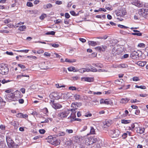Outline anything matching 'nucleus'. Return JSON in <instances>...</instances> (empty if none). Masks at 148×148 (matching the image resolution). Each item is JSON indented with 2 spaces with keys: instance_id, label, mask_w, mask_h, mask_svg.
Segmentation results:
<instances>
[{
  "instance_id": "nucleus-11",
  "label": "nucleus",
  "mask_w": 148,
  "mask_h": 148,
  "mask_svg": "<svg viewBox=\"0 0 148 148\" xmlns=\"http://www.w3.org/2000/svg\"><path fill=\"white\" fill-rule=\"evenodd\" d=\"M130 57L133 59L137 60L138 59L139 55L138 53L136 51H134L131 53Z\"/></svg>"
},
{
  "instance_id": "nucleus-16",
  "label": "nucleus",
  "mask_w": 148,
  "mask_h": 148,
  "mask_svg": "<svg viewBox=\"0 0 148 148\" xmlns=\"http://www.w3.org/2000/svg\"><path fill=\"white\" fill-rule=\"evenodd\" d=\"M100 102L101 104H105L107 105L110 104L112 103L111 101L109 99H103L100 100Z\"/></svg>"
},
{
  "instance_id": "nucleus-19",
  "label": "nucleus",
  "mask_w": 148,
  "mask_h": 148,
  "mask_svg": "<svg viewBox=\"0 0 148 148\" xmlns=\"http://www.w3.org/2000/svg\"><path fill=\"white\" fill-rule=\"evenodd\" d=\"M106 47V46L104 45L101 46L97 47H96L95 48L96 49L99 51H105Z\"/></svg>"
},
{
  "instance_id": "nucleus-62",
  "label": "nucleus",
  "mask_w": 148,
  "mask_h": 148,
  "mask_svg": "<svg viewBox=\"0 0 148 148\" xmlns=\"http://www.w3.org/2000/svg\"><path fill=\"white\" fill-rule=\"evenodd\" d=\"M39 132L41 134H44L45 132V130L44 129L40 130Z\"/></svg>"
},
{
  "instance_id": "nucleus-31",
  "label": "nucleus",
  "mask_w": 148,
  "mask_h": 148,
  "mask_svg": "<svg viewBox=\"0 0 148 148\" xmlns=\"http://www.w3.org/2000/svg\"><path fill=\"white\" fill-rule=\"evenodd\" d=\"M88 69H86L85 68H83L81 69H79L78 71L80 73H84L86 71L88 72Z\"/></svg>"
},
{
  "instance_id": "nucleus-34",
  "label": "nucleus",
  "mask_w": 148,
  "mask_h": 148,
  "mask_svg": "<svg viewBox=\"0 0 148 148\" xmlns=\"http://www.w3.org/2000/svg\"><path fill=\"white\" fill-rule=\"evenodd\" d=\"M88 69V71H92L93 72H96L97 71V69L96 68L94 67H92L90 69Z\"/></svg>"
},
{
  "instance_id": "nucleus-46",
  "label": "nucleus",
  "mask_w": 148,
  "mask_h": 148,
  "mask_svg": "<svg viewBox=\"0 0 148 148\" xmlns=\"http://www.w3.org/2000/svg\"><path fill=\"white\" fill-rule=\"evenodd\" d=\"M11 20L10 19H7L4 20L3 22L5 24H7L10 22Z\"/></svg>"
},
{
  "instance_id": "nucleus-24",
  "label": "nucleus",
  "mask_w": 148,
  "mask_h": 148,
  "mask_svg": "<svg viewBox=\"0 0 148 148\" xmlns=\"http://www.w3.org/2000/svg\"><path fill=\"white\" fill-rule=\"evenodd\" d=\"M95 134V130L94 129L93 127H91L90 131L89 134H87V135L90 134Z\"/></svg>"
},
{
  "instance_id": "nucleus-10",
  "label": "nucleus",
  "mask_w": 148,
  "mask_h": 148,
  "mask_svg": "<svg viewBox=\"0 0 148 148\" xmlns=\"http://www.w3.org/2000/svg\"><path fill=\"white\" fill-rule=\"evenodd\" d=\"M6 98L9 101H14L16 99L15 98V94L13 93L8 94L6 95Z\"/></svg>"
},
{
  "instance_id": "nucleus-53",
  "label": "nucleus",
  "mask_w": 148,
  "mask_h": 148,
  "mask_svg": "<svg viewBox=\"0 0 148 148\" xmlns=\"http://www.w3.org/2000/svg\"><path fill=\"white\" fill-rule=\"evenodd\" d=\"M69 89L70 90H75L76 89V88L75 86H70L69 87Z\"/></svg>"
},
{
  "instance_id": "nucleus-3",
  "label": "nucleus",
  "mask_w": 148,
  "mask_h": 148,
  "mask_svg": "<svg viewBox=\"0 0 148 148\" xmlns=\"http://www.w3.org/2000/svg\"><path fill=\"white\" fill-rule=\"evenodd\" d=\"M144 7L139 10L138 14L143 16H145L148 15V3H145L144 4Z\"/></svg>"
},
{
  "instance_id": "nucleus-54",
  "label": "nucleus",
  "mask_w": 148,
  "mask_h": 148,
  "mask_svg": "<svg viewBox=\"0 0 148 148\" xmlns=\"http://www.w3.org/2000/svg\"><path fill=\"white\" fill-rule=\"evenodd\" d=\"M51 45L52 47L55 48H57L59 46V45L58 44H52Z\"/></svg>"
},
{
  "instance_id": "nucleus-27",
  "label": "nucleus",
  "mask_w": 148,
  "mask_h": 148,
  "mask_svg": "<svg viewBox=\"0 0 148 148\" xmlns=\"http://www.w3.org/2000/svg\"><path fill=\"white\" fill-rule=\"evenodd\" d=\"M73 140L75 143H79L80 141V138L79 136H75L73 139Z\"/></svg>"
},
{
  "instance_id": "nucleus-40",
  "label": "nucleus",
  "mask_w": 148,
  "mask_h": 148,
  "mask_svg": "<svg viewBox=\"0 0 148 148\" xmlns=\"http://www.w3.org/2000/svg\"><path fill=\"white\" fill-rule=\"evenodd\" d=\"M47 16V15L46 14H43L40 17V18L41 20H43L45 17H46Z\"/></svg>"
},
{
  "instance_id": "nucleus-23",
  "label": "nucleus",
  "mask_w": 148,
  "mask_h": 148,
  "mask_svg": "<svg viewBox=\"0 0 148 148\" xmlns=\"http://www.w3.org/2000/svg\"><path fill=\"white\" fill-rule=\"evenodd\" d=\"M27 116H28L27 114H23L21 113H19L16 115V116L17 117L21 118H24L27 117Z\"/></svg>"
},
{
  "instance_id": "nucleus-9",
  "label": "nucleus",
  "mask_w": 148,
  "mask_h": 148,
  "mask_svg": "<svg viewBox=\"0 0 148 148\" xmlns=\"http://www.w3.org/2000/svg\"><path fill=\"white\" fill-rule=\"evenodd\" d=\"M126 13V10L124 8H121L118 10L116 13V15L120 17L123 16Z\"/></svg>"
},
{
  "instance_id": "nucleus-36",
  "label": "nucleus",
  "mask_w": 148,
  "mask_h": 148,
  "mask_svg": "<svg viewBox=\"0 0 148 148\" xmlns=\"http://www.w3.org/2000/svg\"><path fill=\"white\" fill-rule=\"evenodd\" d=\"M11 80H6L5 79H3V80H0V82H1L3 84H4L5 83H8L11 82Z\"/></svg>"
},
{
  "instance_id": "nucleus-1",
  "label": "nucleus",
  "mask_w": 148,
  "mask_h": 148,
  "mask_svg": "<svg viewBox=\"0 0 148 148\" xmlns=\"http://www.w3.org/2000/svg\"><path fill=\"white\" fill-rule=\"evenodd\" d=\"M71 107H72V108L71 109L70 111L72 112V113L71 114L69 119H70L71 120H81V119L75 118L76 117V112L75 111L77 109L78 107L77 106L75 103H72L71 106Z\"/></svg>"
},
{
  "instance_id": "nucleus-26",
  "label": "nucleus",
  "mask_w": 148,
  "mask_h": 148,
  "mask_svg": "<svg viewBox=\"0 0 148 148\" xmlns=\"http://www.w3.org/2000/svg\"><path fill=\"white\" fill-rule=\"evenodd\" d=\"M88 45L92 46H95L97 45V43L94 41H89L88 42Z\"/></svg>"
},
{
  "instance_id": "nucleus-35",
  "label": "nucleus",
  "mask_w": 148,
  "mask_h": 148,
  "mask_svg": "<svg viewBox=\"0 0 148 148\" xmlns=\"http://www.w3.org/2000/svg\"><path fill=\"white\" fill-rule=\"evenodd\" d=\"M55 32L53 31H52L51 32H48L47 33H46L45 34L47 35H55Z\"/></svg>"
},
{
  "instance_id": "nucleus-17",
  "label": "nucleus",
  "mask_w": 148,
  "mask_h": 148,
  "mask_svg": "<svg viewBox=\"0 0 148 148\" xmlns=\"http://www.w3.org/2000/svg\"><path fill=\"white\" fill-rule=\"evenodd\" d=\"M132 4L139 7H142L143 5L138 0H134L132 2Z\"/></svg>"
},
{
  "instance_id": "nucleus-4",
  "label": "nucleus",
  "mask_w": 148,
  "mask_h": 148,
  "mask_svg": "<svg viewBox=\"0 0 148 148\" xmlns=\"http://www.w3.org/2000/svg\"><path fill=\"white\" fill-rule=\"evenodd\" d=\"M120 133V132L119 130L116 129L110 130L109 132V135L112 138L118 137Z\"/></svg>"
},
{
  "instance_id": "nucleus-55",
  "label": "nucleus",
  "mask_w": 148,
  "mask_h": 148,
  "mask_svg": "<svg viewBox=\"0 0 148 148\" xmlns=\"http://www.w3.org/2000/svg\"><path fill=\"white\" fill-rule=\"evenodd\" d=\"M27 5L28 7H32L33 6L32 3L31 2H28L27 3Z\"/></svg>"
},
{
  "instance_id": "nucleus-30",
  "label": "nucleus",
  "mask_w": 148,
  "mask_h": 148,
  "mask_svg": "<svg viewBox=\"0 0 148 148\" xmlns=\"http://www.w3.org/2000/svg\"><path fill=\"white\" fill-rule=\"evenodd\" d=\"M26 28V27L25 25H22L19 27L18 29L21 31H25Z\"/></svg>"
},
{
  "instance_id": "nucleus-47",
  "label": "nucleus",
  "mask_w": 148,
  "mask_h": 148,
  "mask_svg": "<svg viewBox=\"0 0 148 148\" xmlns=\"http://www.w3.org/2000/svg\"><path fill=\"white\" fill-rule=\"evenodd\" d=\"M20 75L22 77H26L28 78L27 79H29V75H26L24 73H22Z\"/></svg>"
},
{
  "instance_id": "nucleus-22",
  "label": "nucleus",
  "mask_w": 148,
  "mask_h": 148,
  "mask_svg": "<svg viewBox=\"0 0 148 148\" xmlns=\"http://www.w3.org/2000/svg\"><path fill=\"white\" fill-rule=\"evenodd\" d=\"M134 32L135 33H132V34L133 35H137L139 36H141L142 35V33H140L139 31L137 30H133Z\"/></svg>"
},
{
  "instance_id": "nucleus-50",
  "label": "nucleus",
  "mask_w": 148,
  "mask_h": 148,
  "mask_svg": "<svg viewBox=\"0 0 148 148\" xmlns=\"http://www.w3.org/2000/svg\"><path fill=\"white\" fill-rule=\"evenodd\" d=\"M18 66L22 69H23L25 68V66L23 64H18Z\"/></svg>"
},
{
  "instance_id": "nucleus-7",
  "label": "nucleus",
  "mask_w": 148,
  "mask_h": 148,
  "mask_svg": "<svg viewBox=\"0 0 148 148\" xmlns=\"http://www.w3.org/2000/svg\"><path fill=\"white\" fill-rule=\"evenodd\" d=\"M50 103L52 107L55 109H59L62 107L61 105L58 103H55L54 100H51Z\"/></svg>"
},
{
  "instance_id": "nucleus-25",
  "label": "nucleus",
  "mask_w": 148,
  "mask_h": 148,
  "mask_svg": "<svg viewBox=\"0 0 148 148\" xmlns=\"http://www.w3.org/2000/svg\"><path fill=\"white\" fill-rule=\"evenodd\" d=\"M10 139V138H8L7 137L6 138V141L8 145L9 144H10V145L11 146H13V141L11 140Z\"/></svg>"
},
{
  "instance_id": "nucleus-48",
  "label": "nucleus",
  "mask_w": 148,
  "mask_h": 148,
  "mask_svg": "<svg viewBox=\"0 0 148 148\" xmlns=\"http://www.w3.org/2000/svg\"><path fill=\"white\" fill-rule=\"evenodd\" d=\"M61 97H62V99L63 98L64 99H67V95L66 94H62Z\"/></svg>"
},
{
  "instance_id": "nucleus-14",
  "label": "nucleus",
  "mask_w": 148,
  "mask_h": 148,
  "mask_svg": "<svg viewBox=\"0 0 148 148\" xmlns=\"http://www.w3.org/2000/svg\"><path fill=\"white\" fill-rule=\"evenodd\" d=\"M82 81H85L88 82H93L94 79L93 78L88 77H83L81 78Z\"/></svg>"
},
{
  "instance_id": "nucleus-21",
  "label": "nucleus",
  "mask_w": 148,
  "mask_h": 148,
  "mask_svg": "<svg viewBox=\"0 0 148 148\" xmlns=\"http://www.w3.org/2000/svg\"><path fill=\"white\" fill-rule=\"evenodd\" d=\"M130 99L128 98H122L120 101V103H126L130 100Z\"/></svg>"
},
{
  "instance_id": "nucleus-57",
  "label": "nucleus",
  "mask_w": 148,
  "mask_h": 148,
  "mask_svg": "<svg viewBox=\"0 0 148 148\" xmlns=\"http://www.w3.org/2000/svg\"><path fill=\"white\" fill-rule=\"evenodd\" d=\"M92 115V114L90 113H86L85 114L84 116L86 117H90V116H91Z\"/></svg>"
},
{
  "instance_id": "nucleus-45",
  "label": "nucleus",
  "mask_w": 148,
  "mask_h": 148,
  "mask_svg": "<svg viewBox=\"0 0 148 148\" xmlns=\"http://www.w3.org/2000/svg\"><path fill=\"white\" fill-rule=\"evenodd\" d=\"M65 62H75V60H71L68 59L66 58L65 60Z\"/></svg>"
},
{
  "instance_id": "nucleus-28",
  "label": "nucleus",
  "mask_w": 148,
  "mask_h": 148,
  "mask_svg": "<svg viewBox=\"0 0 148 148\" xmlns=\"http://www.w3.org/2000/svg\"><path fill=\"white\" fill-rule=\"evenodd\" d=\"M146 62H145L138 61L137 62V64L141 66H144L146 64Z\"/></svg>"
},
{
  "instance_id": "nucleus-5",
  "label": "nucleus",
  "mask_w": 148,
  "mask_h": 148,
  "mask_svg": "<svg viewBox=\"0 0 148 148\" xmlns=\"http://www.w3.org/2000/svg\"><path fill=\"white\" fill-rule=\"evenodd\" d=\"M62 93H61L54 92L50 94L49 97L51 99L58 100L60 99H62Z\"/></svg>"
},
{
  "instance_id": "nucleus-20",
  "label": "nucleus",
  "mask_w": 148,
  "mask_h": 148,
  "mask_svg": "<svg viewBox=\"0 0 148 148\" xmlns=\"http://www.w3.org/2000/svg\"><path fill=\"white\" fill-rule=\"evenodd\" d=\"M145 129L144 128H141L139 127V128L136 129V131L137 133L140 134H142L144 133Z\"/></svg>"
},
{
  "instance_id": "nucleus-63",
  "label": "nucleus",
  "mask_w": 148,
  "mask_h": 148,
  "mask_svg": "<svg viewBox=\"0 0 148 148\" xmlns=\"http://www.w3.org/2000/svg\"><path fill=\"white\" fill-rule=\"evenodd\" d=\"M6 53L8 55H10V56H12L13 55V53L12 52H9L8 51H7L6 52Z\"/></svg>"
},
{
  "instance_id": "nucleus-18",
  "label": "nucleus",
  "mask_w": 148,
  "mask_h": 148,
  "mask_svg": "<svg viewBox=\"0 0 148 148\" xmlns=\"http://www.w3.org/2000/svg\"><path fill=\"white\" fill-rule=\"evenodd\" d=\"M67 116V114L65 112H63L58 114V116L61 118L60 119H62L63 118L66 117Z\"/></svg>"
},
{
  "instance_id": "nucleus-43",
  "label": "nucleus",
  "mask_w": 148,
  "mask_h": 148,
  "mask_svg": "<svg viewBox=\"0 0 148 148\" xmlns=\"http://www.w3.org/2000/svg\"><path fill=\"white\" fill-rule=\"evenodd\" d=\"M140 101L137 100L136 99H131L130 100V102L132 103H137L138 102H140Z\"/></svg>"
},
{
  "instance_id": "nucleus-13",
  "label": "nucleus",
  "mask_w": 148,
  "mask_h": 148,
  "mask_svg": "<svg viewBox=\"0 0 148 148\" xmlns=\"http://www.w3.org/2000/svg\"><path fill=\"white\" fill-rule=\"evenodd\" d=\"M89 145L97 143L98 142L97 139L95 137H92L88 139Z\"/></svg>"
},
{
  "instance_id": "nucleus-61",
  "label": "nucleus",
  "mask_w": 148,
  "mask_h": 148,
  "mask_svg": "<svg viewBox=\"0 0 148 148\" xmlns=\"http://www.w3.org/2000/svg\"><path fill=\"white\" fill-rule=\"evenodd\" d=\"M43 111L44 113L45 114H47V113H48V110L47 109L45 108L43 109Z\"/></svg>"
},
{
  "instance_id": "nucleus-60",
  "label": "nucleus",
  "mask_w": 148,
  "mask_h": 148,
  "mask_svg": "<svg viewBox=\"0 0 148 148\" xmlns=\"http://www.w3.org/2000/svg\"><path fill=\"white\" fill-rule=\"evenodd\" d=\"M66 144L68 145L71 146L72 144V142L71 140L68 141L66 142Z\"/></svg>"
},
{
  "instance_id": "nucleus-33",
  "label": "nucleus",
  "mask_w": 148,
  "mask_h": 148,
  "mask_svg": "<svg viewBox=\"0 0 148 148\" xmlns=\"http://www.w3.org/2000/svg\"><path fill=\"white\" fill-rule=\"evenodd\" d=\"M52 7V5L50 3H48L47 4L45 5H44V8L45 9L47 8H51Z\"/></svg>"
},
{
  "instance_id": "nucleus-32",
  "label": "nucleus",
  "mask_w": 148,
  "mask_h": 148,
  "mask_svg": "<svg viewBox=\"0 0 148 148\" xmlns=\"http://www.w3.org/2000/svg\"><path fill=\"white\" fill-rule=\"evenodd\" d=\"M118 66H119V68H123L127 67V64H118Z\"/></svg>"
},
{
  "instance_id": "nucleus-42",
  "label": "nucleus",
  "mask_w": 148,
  "mask_h": 148,
  "mask_svg": "<svg viewBox=\"0 0 148 148\" xmlns=\"http://www.w3.org/2000/svg\"><path fill=\"white\" fill-rule=\"evenodd\" d=\"M120 34L124 35H125L127 34H129V33L127 32H126L123 30H120Z\"/></svg>"
},
{
  "instance_id": "nucleus-2",
  "label": "nucleus",
  "mask_w": 148,
  "mask_h": 148,
  "mask_svg": "<svg viewBox=\"0 0 148 148\" xmlns=\"http://www.w3.org/2000/svg\"><path fill=\"white\" fill-rule=\"evenodd\" d=\"M123 52V49L119 45H115L112 48V53L114 55L121 54Z\"/></svg>"
},
{
  "instance_id": "nucleus-38",
  "label": "nucleus",
  "mask_w": 148,
  "mask_h": 148,
  "mask_svg": "<svg viewBox=\"0 0 148 148\" xmlns=\"http://www.w3.org/2000/svg\"><path fill=\"white\" fill-rule=\"evenodd\" d=\"M65 134V133L64 132H59L57 134V136H63Z\"/></svg>"
},
{
  "instance_id": "nucleus-49",
  "label": "nucleus",
  "mask_w": 148,
  "mask_h": 148,
  "mask_svg": "<svg viewBox=\"0 0 148 148\" xmlns=\"http://www.w3.org/2000/svg\"><path fill=\"white\" fill-rule=\"evenodd\" d=\"M9 32L8 30H7L3 29V30H0V33H8Z\"/></svg>"
},
{
  "instance_id": "nucleus-6",
  "label": "nucleus",
  "mask_w": 148,
  "mask_h": 148,
  "mask_svg": "<svg viewBox=\"0 0 148 148\" xmlns=\"http://www.w3.org/2000/svg\"><path fill=\"white\" fill-rule=\"evenodd\" d=\"M8 71L9 69L5 64H0V73L2 75H6L8 73Z\"/></svg>"
},
{
  "instance_id": "nucleus-56",
  "label": "nucleus",
  "mask_w": 148,
  "mask_h": 148,
  "mask_svg": "<svg viewBox=\"0 0 148 148\" xmlns=\"http://www.w3.org/2000/svg\"><path fill=\"white\" fill-rule=\"evenodd\" d=\"M129 57L128 54H124L123 56L121 58L122 59L127 58Z\"/></svg>"
},
{
  "instance_id": "nucleus-41",
  "label": "nucleus",
  "mask_w": 148,
  "mask_h": 148,
  "mask_svg": "<svg viewBox=\"0 0 148 148\" xmlns=\"http://www.w3.org/2000/svg\"><path fill=\"white\" fill-rule=\"evenodd\" d=\"M75 69L74 67H70L68 68V70L69 71H74Z\"/></svg>"
},
{
  "instance_id": "nucleus-64",
  "label": "nucleus",
  "mask_w": 148,
  "mask_h": 148,
  "mask_svg": "<svg viewBox=\"0 0 148 148\" xmlns=\"http://www.w3.org/2000/svg\"><path fill=\"white\" fill-rule=\"evenodd\" d=\"M72 78L73 81H76L79 78L77 76H76L75 77H73Z\"/></svg>"
},
{
  "instance_id": "nucleus-12",
  "label": "nucleus",
  "mask_w": 148,
  "mask_h": 148,
  "mask_svg": "<svg viewBox=\"0 0 148 148\" xmlns=\"http://www.w3.org/2000/svg\"><path fill=\"white\" fill-rule=\"evenodd\" d=\"M112 121H103L102 126L103 128H107L112 124Z\"/></svg>"
},
{
  "instance_id": "nucleus-39",
  "label": "nucleus",
  "mask_w": 148,
  "mask_h": 148,
  "mask_svg": "<svg viewBox=\"0 0 148 148\" xmlns=\"http://www.w3.org/2000/svg\"><path fill=\"white\" fill-rule=\"evenodd\" d=\"M58 88H60L61 87H64V85H62L61 84H56L55 85Z\"/></svg>"
},
{
  "instance_id": "nucleus-15",
  "label": "nucleus",
  "mask_w": 148,
  "mask_h": 148,
  "mask_svg": "<svg viewBox=\"0 0 148 148\" xmlns=\"http://www.w3.org/2000/svg\"><path fill=\"white\" fill-rule=\"evenodd\" d=\"M39 66L40 68L42 69H47L48 68L47 62H42L40 63Z\"/></svg>"
},
{
  "instance_id": "nucleus-8",
  "label": "nucleus",
  "mask_w": 148,
  "mask_h": 148,
  "mask_svg": "<svg viewBox=\"0 0 148 148\" xmlns=\"http://www.w3.org/2000/svg\"><path fill=\"white\" fill-rule=\"evenodd\" d=\"M48 140L47 142L52 144L55 145H58L59 143L56 140V139L55 138H53L51 136H49L48 137Z\"/></svg>"
},
{
  "instance_id": "nucleus-58",
  "label": "nucleus",
  "mask_w": 148,
  "mask_h": 148,
  "mask_svg": "<svg viewBox=\"0 0 148 148\" xmlns=\"http://www.w3.org/2000/svg\"><path fill=\"white\" fill-rule=\"evenodd\" d=\"M64 16L65 17L67 18H69L70 17V15L68 13H65Z\"/></svg>"
},
{
  "instance_id": "nucleus-37",
  "label": "nucleus",
  "mask_w": 148,
  "mask_h": 148,
  "mask_svg": "<svg viewBox=\"0 0 148 148\" xmlns=\"http://www.w3.org/2000/svg\"><path fill=\"white\" fill-rule=\"evenodd\" d=\"M137 47H138L144 48L145 47V45L143 43H140L138 44Z\"/></svg>"
},
{
  "instance_id": "nucleus-52",
  "label": "nucleus",
  "mask_w": 148,
  "mask_h": 148,
  "mask_svg": "<svg viewBox=\"0 0 148 148\" xmlns=\"http://www.w3.org/2000/svg\"><path fill=\"white\" fill-rule=\"evenodd\" d=\"M44 55L45 56L49 57L50 56L51 54L48 52H45L44 54Z\"/></svg>"
},
{
  "instance_id": "nucleus-44",
  "label": "nucleus",
  "mask_w": 148,
  "mask_h": 148,
  "mask_svg": "<svg viewBox=\"0 0 148 148\" xmlns=\"http://www.w3.org/2000/svg\"><path fill=\"white\" fill-rule=\"evenodd\" d=\"M132 79L134 81H137L140 80L139 78L137 77H134L132 78Z\"/></svg>"
},
{
  "instance_id": "nucleus-51",
  "label": "nucleus",
  "mask_w": 148,
  "mask_h": 148,
  "mask_svg": "<svg viewBox=\"0 0 148 148\" xmlns=\"http://www.w3.org/2000/svg\"><path fill=\"white\" fill-rule=\"evenodd\" d=\"M118 26L119 27L121 28H128V27L125 26L123 25H121L120 24H119L118 25Z\"/></svg>"
},
{
  "instance_id": "nucleus-59",
  "label": "nucleus",
  "mask_w": 148,
  "mask_h": 148,
  "mask_svg": "<svg viewBox=\"0 0 148 148\" xmlns=\"http://www.w3.org/2000/svg\"><path fill=\"white\" fill-rule=\"evenodd\" d=\"M122 137L124 139H125L126 138V137H127V135L126 132L123 134L122 135Z\"/></svg>"
},
{
  "instance_id": "nucleus-29",
  "label": "nucleus",
  "mask_w": 148,
  "mask_h": 148,
  "mask_svg": "<svg viewBox=\"0 0 148 148\" xmlns=\"http://www.w3.org/2000/svg\"><path fill=\"white\" fill-rule=\"evenodd\" d=\"M52 56L54 58H60L61 56L56 53H52Z\"/></svg>"
}]
</instances>
